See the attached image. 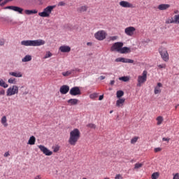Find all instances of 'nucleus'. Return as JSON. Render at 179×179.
I'll use <instances>...</instances> for the list:
<instances>
[{"instance_id": "38", "label": "nucleus", "mask_w": 179, "mask_h": 179, "mask_svg": "<svg viewBox=\"0 0 179 179\" xmlns=\"http://www.w3.org/2000/svg\"><path fill=\"white\" fill-rule=\"evenodd\" d=\"M119 80H122L123 82H128L129 80V77L128 76H123L119 78Z\"/></svg>"}, {"instance_id": "29", "label": "nucleus", "mask_w": 179, "mask_h": 179, "mask_svg": "<svg viewBox=\"0 0 179 179\" xmlns=\"http://www.w3.org/2000/svg\"><path fill=\"white\" fill-rule=\"evenodd\" d=\"M31 59V56L26 55L22 59V62H29Z\"/></svg>"}, {"instance_id": "28", "label": "nucleus", "mask_w": 179, "mask_h": 179, "mask_svg": "<svg viewBox=\"0 0 179 179\" xmlns=\"http://www.w3.org/2000/svg\"><path fill=\"white\" fill-rule=\"evenodd\" d=\"M8 120L6 119V116H3L1 118V124L3 125V127H8Z\"/></svg>"}, {"instance_id": "37", "label": "nucleus", "mask_w": 179, "mask_h": 179, "mask_svg": "<svg viewBox=\"0 0 179 179\" xmlns=\"http://www.w3.org/2000/svg\"><path fill=\"white\" fill-rule=\"evenodd\" d=\"M159 172H155L152 174L151 178L152 179H157V178H159Z\"/></svg>"}, {"instance_id": "22", "label": "nucleus", "mask_w": 179, "mask_h": 179, "mask_svg": "<svg viewBox=\"0 0 179 179\" xmlns=\"http://www.w3.org/2000/svg\"><path fill=\"white\" fill-rule=\"evenodd\" d=\"M38 11L37 10H25L24 13L25 15H36L38 13Z\"/></svg>"}, {"instance_id": "12", "label": "nucleus", "mask_w": 179, "mask_h": 179, "mask_svg": "<svg viewBox=\"0 0 179 179\" xmlns=\"http://www.w3.org/2000/svg\"><path fill=\"white\" fill-rule=\"evenodd\" d=\"M115 62H122L123 64H134V60L124 57H118L115 59Z\"/></svg>"}, {"instance_id": "59", "label": "nucleus", "mask_w": 179, "mask_h": 179, "mask_svg": "<svg viewBox=\"0 0 179 179\" xmlns=\"http://www.w3.org/2000/svg\"><path fill=\"white\" fill-rule=\"evenodd\" d=\"M113 110L110 111V114H113Z\"/></svg>"}, {"instance_id": "53", "label": "nucleus", "mask_w": 179, "mask_h": 179, "mask_svg": "<svg viewBox=\"0 0 179 179\" xmlns=\"http://www.w3.org/2000/svg\"><path fill=\"white\" fill-rule=\"evenodd\" d=\"M99 79H100V80H104V79H106V76H101L99 77Z\"/></svg>"}, {"instance_id": "18", "label": "nucleus", "mask_w": 179, "mask_h": 179, "mask_svg": "<svg viewBox=\"0 0 179 179\" xmlns=\"http://www.w3.org/2000/svg\"><path fill=\"white\" fill-rule=\"evenodd\" d=\"M170 8L169 4H160L158 6L159 10H167Z\"/></svg>"}, {"instance_id": "15", "label": "nucleus", "mask_w": 179, "mask_h": 179, "mask_svg": "<svg viewBox=\"0 0 179 179\" xmlns=\"http://www.w3.org/2000/svg\"><path fill=\"white\" fill-rule=\"evenodd\" d=\"M59 92L62 94H66L69 92V86L62 85L59 89Z\"/></svg>"}, {"instance_id": "61", "label": "nucleus", "mask_w": 179, "mask_h": 179, "mask_svg": "<svg viewBox=\"0 0 179 179\" xmlns=\"http://www.w3.org/2000/svg\"><path fill=\"white\" fill-rule=\"evenodd\" d=\"M3 0H0V3L2 2Z\"/></svg>"}, {"instance_id": "3", "label": "nucleus", "mask_w": 179, "mask_h": 179, "mask_svg": "<svg viewBox=\"0 0 179 179\" xmlns=\"http://www.w3.org/2000/svg\"><path fill=\"white\" fill-rule=\"evenodd\" d=\"M55 8V6H48L43 9V12L38 13V16H41V17H50V15H51L52 10H54Z\"/></svg>"}, {"instance_id": "48", "label": "nucleus", "mask_w": 179, "mask_h": 179, "mask_svg": "<svg viewBox=\"0 0 179 179\" xmlns=\"http://www.w3.org/2000/svg\"><path fill=\"white\" fill-rule=\"evenodd\" d=\"M3 156L5 157H9V156H10V153L9 152V151H7L4 153Z\"/></svg>"}, {"instance_id": "11", "label": "nucleus", "mask_w": 179, "mask_h": 179, "mask_svg": "<svg viewBox=\"0 0 179 179\" xmlns=\"http://www.w3.org/2000/svg\"><path fill=\"white\" fill-rule=\"evenodd\" d=\"M69 94L71 96H80V94H82V92L79 87H73L70 90Z\"/></svg>"}, {"instance_id": "32", "label": "nucleus", "mask_w": 179, "mask_h": 179, "mask_svg": "<svg viewBox=\"0 0 179 179\" xmlns=\"http://www.w3.org/2000/svg\"><path fill=\"white\" fill-rule=\"evenodd\" d=\"M141 167H143V163H136L134 165V169L135 170H138V169H141Z\"/></svg>"}, {"instance_id": "31", "label": "nucleus", "mask_w": 179, "mask_h": 179, "mask_svg": "<svg viewBox=\"0 0 179 179\" xmlns=\"http://www.w3.org/2000/svg\"><path fill=\"white\" fill-rule=\"evenodd\" d=\"M116 96H117V99L122 97V96H124V91H122V90L117 91L116 93Z\"/></svg>"}, {"instance_id": "55", "label": "nucleus", "mask_w": 179, "mask_h": 179, "mask_svg": "<svg viewBox=\"0 0 179 179\" xmlns=\"http://www.w3.org/2000/svg\"><path fill=\"white\" fill-rule=\"evenodd\" d=\"M103 99H104V96L103 95L99 96V100L101 101V100H103Z\"/></svg>"}, {"instance_id": "26", "label": "nucleus", "mask_w": 179, "mask_h": 179, "mask_svg": "<svg viewBox=\"0 0 179 179\" xmlns=\"http://www.w3.org/2000/svg\"><path fill=\"white\" fill-rule=\"evenodd\" d=\"M14 12H18V13H20V15L23 14V8L18 7V6H14L13 9Z\"/></svg>"}, {"instance_id": "34", "label": "nucleus", "mask_w": 179, "mask_h": 179, "mask_svg": "<svg viewBox=\"0 0 179 179\" xmlns=\"http://www.w3.org/2000/svg\"><path fill=\"white\" fill-rule=\"evenodd\" d=\"M8 82L10 85H16V78H11L8 79Z\"/></svg>"}, {"instance_id": "10", "label": "nucleus", "mask_w": 179, "mask_h": 179, "mask_svg": "<svg viewBox=\"0 0 179 179\" xmlns=\"http://www.w3.org/2000/svg\"><path fill=\"white\" fill-rule=\"evenodd\" d=\"M38 148L45 156H51L52 155V152L43 145H38Z\"/></svg>"}, {"instance_id": "27", "label": "nucleus", "mask_w": 179, "mask_h": 179, "mask_svg": "<svg viewBox=\"0 0 179 179\" xmlns=\"http://www.w3.org/2000/svg\"><path fill=\"white\" fill-rule=\"evenodd\" d=\"M0 86L1 87H4V89H6V87H8L9 85L6 84V83H5L2 78H0Z\"/></svg>"}, {"instance_id": "25", "label": "nucleus", "mask_w": 179, "mask_h": 179, "mask_svg": "<svg viewBox=\"0 0 179 179\" xmlns=\"http://www.w3.org/2000/svg\"><path fill=\"white\" fill-rule=\"evenodd\" d=\"M86 10H87V6H82L78 8V12H80V13L86 12Z\"/></svg>"}, {"instance_id": "46", "label": "nucleus", "mask_w": 179, "mask_h": 179, "mask_svg": "<svg viewBox=\"0 0 179 179\" xmlns=\"http://www.w3.org/2000/svg\"><path fill=\"white\" fill-rule=\"evenodd\" d=\"M122 176L121 174H117L115 177V179H122Z\"/></svg>"}, {"instance_id": "57", "label": "nucleus", "mask_w": 179, "mask_h": 179, "mask_svg": "<svg viewBox=\"0 0 179 179\" xmlns=\"http://www.w3.org/2000/svg\"><path fill=\"white\" fill-rule=\"evenodd\" d=\"M0 94H5V91L0 92Z\"/></svg>"}, {"instance_id": "16", "label": "nucleus", "mask_w": 179, "mask_h": 179, "mask_svg": "<svg viewBox=\"0 0 179 179\" xmlns=\"http://www.w3.org/2000/svg\"><path fill=\"white\" fill-rule=\"evenodd\" d=\"M61 52H71V47L68 45H62L59 47Z\"/></svg>"}, {"instance_id": "49", "label": "nucleus", "mask_w": 179, "mask_h": 179, "mask_svg": "<svg viewBox=\"0 0 179 179\" xmlns=\"http://www.w3.org/2000/svg\"><path fill=\"white\" fill-rule=\"evenodd\" d=\"M66 3L64 1H60L58 3V6H65Z\"/></svg>"}, {"instance_id": "56", "label": "nucleus", "mask_w": 179, "mask_h": 179, "mask_svg": "<svg viewBox=\"0 0 179 179\" xmlns=\"http://www.w3.org/2000/svg\"><path fill=\"white\" fill-rule=\"evenodd\" d=\"M115 83V81L113 80L110 81V85H111V86H113V85H114Z\"/></svg>"}, {"instance_id": "39", "label": "nucleus", "mask_w": 179, "mask_h": 179, "mask_svg": "<svg viewBox=\"0 0 179 179\" xmlns=\"http://www.w3.org/2000/svg\"><path fill=\"white\" fill-rule=\"evenodd\" d=\"M157 69H166V64H158Z\"/></svg>"}, {"instance_id": "54", "label": "nucleus", "mask_w": 179, "mask_h": 179, "mask_svg": "<svg viewBox=\"0 0 179 179\" xmlns=\"http://www.w3.org/2000/svg\"><path fill=\"white\" fill-rule=\"evenodd\" d=\"M5 44V41L1 40L0 41V45H3Z\"/></svg>"}, {"instance_id": "8", "label": "nucleus", "mask_w": 179, "mask_h": 179, "mask_svg": "<svg viewBox=\"0 0 179 179\" xmlns=\"http://www.w3.org/2000/svg\"><path fill=\"white\" fill-rule=\"evenodd\" d=\"M159 52L163 61H164L165 62H168L169 58V52H167V49L164 48H161L159 49Z\"/></svg>"}, {"instance_id": "45", "label": "nucleus", "mask_w": 179, "mask_h": 179, "mask_svg": "<svg viewBox=\"0 0 179 179\" xmlns=\"http://www.w3.org/2000/svg\"><path fill=\"white\" fill-rule=\"evenodd\" d=\"M154 152L155 153H157L159 152H162V148H156L154 149Z\"/></svg>"}, {"instance_id": "42", "label": "nucleus", "mask_w": 179, "mask_h": 179, "mask_svg": "<svg viewBox=\"0 0 179 179\" xmlns=\"http://www.w3.org/2000/svg\"><path fill=\"white\" fill-rule=\"evenodd\" d=\"M117 38H118V36H110V37L109 38V40H110V41H115V40H117Z\"/></svg>"}, {"instance_id": "35", "label": "nucleus", "mask_w": 179, "mask_h": 179, "mask_svg": "<svg viewBox=\"0 0 179 179\" xmlns=\"http://www.w3.org/2000/svg\"><path fill=\"white\" fill-rule=\"evenodd\" d=\"M138 139H139L138 136H135L133 138H131V145H135V143H136V142H138Z\"/></svg>"}, {"instance_id": "4", "label": "nucleus", "mask_w": 179, "mask_h": 179, "mask_svg": "<svg viewBox=\"0 0 179 179\" xmlns=\"http://www.w3.org/2000/svg\"><path fill=\"white\" fill-rule=\"evenodd\" d=\"M146 80H148V71L146 70H144L142 75L138 76L137 86L138 87H141V86H142V85H143V83H145Z\"/></svg>"}, {"instance_id": "17", "label": "nucleus", "mask_w": 179, "mask_h": 179, "mask_svg": "<svg viewBox=\"0 0 179 179\" xmlns=\"http://www.w3.org/2000/svg\"><path fill=\"white\" fill-rule=\"evenodd\" d=\"M9 75L10 76H14V78H22L23 76V74L17 71L10 72Z\"/></svg>"}, {"instance_id": "7", "label": "nucleus", "mask_w": 179, "mask_h": 179, "mask_svg": "<svg viewBox=\"0 0 179 179\" xmlns=\"http://www.w3.org/2000/svg\"><path fill=\"white\" fill-rule=\"evenodd\" d=\"M17 93H19V87L17 85H13L7 90L6 96H15Z\"/></svg>"}, {"instance_id": "23", "label": "nucleus", "mask_w": 179, "mask_h": 179, "mask_svg": "<svg viewBox=\"0 0 179 179\" xmlns=\"http://www.w3.org/2000/svg\"><path fill=\"white\" fill-rule=\"evenodd\" d=\"M157 121V125H162L163 124V122L164 121V118H163V116H158L156 118Z\"/></svg>"}, {"instance_id": "6", "label": "nucleus", "mask_w": 179, "mask_h": 179, "mask_svg": "<svg viewBox=\"0 0 179 179\" xmlns=\"http://www.w3.org/2000/svg\"><path fill=\"white\" fill-rule=\"evenodd\" d=\"M122 47H124V43L116 42L110 47V51L111 52H120Z\"/></svg>"}, {"instance_id": "5", "label": "nucleus", "mask_w": 179, "mask_h": 179, "mask_svg": "<svg viewBox=\"0 0 179 179\" xmlns=\"http://www.w3.org/2000/svg\"><path fill=\"white\" fill-rule=\"evenodd\" d=\"M94 37L96 40H99V41H103V40H106L107 37V32L104 30L98 31L94 34Z\"/></svg>"}, {"instance_id": "62", "label": "nucleus", "mask_w": 179, "mask_h": 179, "mask_svg": "<svg viewBox=\"0 0 179 179\" xmlns=\"http://www.w3.org/2000/svg\"><path fill=\"white\" fill-rule=\"evenodd\" d=\"M176 108H177V106H176Z\"/></svg>"}, {"instance_id": "24", "label": "nucleus", "mask_w": 179, "mask_h": 179, "mask_svg": "<svg viewBox=\"0 0 179 179\" xmlns=\"http://www.w3.org/2000/svg\"><path fill=\"white\" fill-rule=\"evenodd\" d=\"M27 145H36V137L34 136L29 138Z\"/></svg>"}, {"instance_id": "50", "label": "nucleus", "mask_w": 179, "mask_h": 179, "mask_svg": "<svg viewBox=\"0 0 179 179\" xmlns=\"http://www.w3.org/2000/svg\"><path fill=\"white\" fill-rule=\"evenodd\" d=\"M59 150V146H56L55 147L53 151L55 153H57V152H58Z\"/></svg>"}, {"instance_id": "36", "label": "nucleus", "mask_w": 179, "mask_h": 179, "mask_svg": "<svg viewBox=\"0 0 179 179\" xmlns=\"http://www.w3.org/2000/svg\"><path fill=\"white\" fill-rule=\"evenodd\" d=\"M97 97H99V94L97 93H93L90 95V99H92V100L97 99Z\"/></svg>"}, {"instance_id": "9", "label": "nucleus", "mask_w": 179, "mask_h": 179, "mask_svg": "<svg viewBox=\"0 0 179 179\" xmlns=\"http://www.w3.org/2000/svg\"><path fill=\"white\" fill-rule=\"evenodd\" d=\"M136 31V29L134 27H128L124 29V33L127 36H129V37H132L134 34H135V31Z\"/></svg>"}, {"instance_id": "52", "label": "nucleus", "mask_w": 179, "mask_h": 179, "mask_svg": "<svg viewBox=\"0 0 179 179\" xmlns=\"http://www.w3.org/2000/svg\"><path fill=\"white\" fill-rule=\"evenodd\" d=\"M162 141H166V142H169L170 138H164H164H162Z\"/></svg>"}, {"instance_id": "13", "label": "nucleus", "mask_w": 179, "mask_h": 179, "mask_svg": "<svg viewBox=\"0 0 179 179\" xmlns=\"http://www.w3.org/2000/svg\"><path fill=\"white\" fill-rule=\"evenodd\" d=\"M119 5L122 6V8H134V4L126 1H120Z\"/></svg>"}, {"instance_id": "1", "label": "nucleus", "mask_w": 179, "mask_h": 179, "mask_svg": "<svg viewBox=\"0 0 179 179\" xmlns=\"http://www.w3.org/2000/svg\"><path fill=\"white\" fill-rule=\"evenodd\" d=\"M80 139V131L78 129H74L70 132V136L69 138V143L71 146H75L78 143V141Z\"/></svg>"}, {"instance_id": "33", "label": "nucleus", "mask_w": 179, "mask_h": 179, "mask_svg": "<svg viewBox=\"0 0 179 179\" xmlns=\"http://www.w3.org/2000/svg\"><path fill=\"white\" fill-rule=\"evenodd\" d=\"M73 72V70L67 71L66 72H63L62 75L63 76H69V75H71Z\"/></svg>"}, {"instance_id": "21", "label": "nucleus", "mask_w": 179, "mask_h": 179, "mask_svg": "<svg viewBox=\"0 0 179 179\" xmlns=\"http://www.w3.org/2000/svg\"><path fill=\"white\" fill-rule=\"evenodd\" d=\"M124 103H125V99H120L116 101L117 107H122L124 106Z\"/></svg>"}, {"instance_id": "14", "label": "nucleus", "mask_w": 179, "mask_h": 179, "mask_svg": "<svg viewBox=\"0 0 179 179\" xmlns=\"http://www.w3.org/2000/svg\"><path fill=\"white\" fill-rule=\"evenodd\" d=\"M160 87H163V84L158 83L154 90L155 94H159V93H162V89H160Z\"/></svg>"}, {"instance_id": "20", "label": "nucleus", "mask_w": 179, "mask_h": 179, "mask_svg": "<svg viewBox=\"0 0 179 179\" xmlns=\"http://www.w3.org/2000/svg\"><path fill=\"white\" fill-rule=\"evenodd\" d=\"M67 103H69V104H70V106H76V104H78V103H79V100L77 99H71L67 101Z\"/></svg>"}, {"instance_id": "41", "label": "nucleus", "mask_w": 179, "mask_h": 179, "mask_svg": "<svg viewBox=\"0 0 179 179\" xmlns=\"http://www.w3.org/2000/svg\"><path fill=\"white\" fill-rule=\"evenodd\" d=\"M175 23H178L179 24V14L176 15L174 16Z\"/></svg>"}, {"instance_id": "47", "label": "nucleus", "mask_w": 179, "mask_h": 179, "mask_svg": "<svg viewBox=\"0 0 179 179\" xmlns=\"http://www.w3.org/2000/svg\"><path fill=\"white\" fill-rule=\"evenodd\" d=\"M14 8H15V6H9L5 7V9H11V10H13Z\"/></svg>"}, {"instance_id": "60", "label": "nucleus", "mask_w": 179, "mask_h": 179, "mask_svg": "<svg viewBox=\"0 0 179 179\" xmlns=\"http://www.w3.org/2000/svg\"><path fill=\"white\" fill-rule=\"evenodd\" d=\"M103 179H110V178H107V177H106V178H103Z\"/></svg>"}, {"instance_id": "30", "label": "nucleus", "mask_w": 179, "mask_h": 179, "mask_svg": "<svg viewBox=\"0 0 179 179\" xmlns=\"http://www.w3.org/2000/svg\"><path fill=\"white\" fill-rule=\"evenodd\" d=\"M51 57H52V53H51V52H50V51H48V52H46V53L43 57V59H47V58H51Z\"/></svg>"}, {"instance_id": "43", "label": "nucleus", "mask_w": 179, "mask_h": 179, "mask_svg": "<svg viewBox=\"0 0 179 179\" xmlns=\"http://www.w3.org/2000/svg\"><path fill=\"white\" fill-rule=\"evenodd\" d=\"M13 0H4L3 3H1V6H3V5H6V3H8V2H10Z\"/></svg>"}, {"instance_id": "19", "label": "nucleus", "mask_w": 179, "mask_h": 179, "mask_svg": "<svg viewBox=\"0 0 179 179\" xmlns=\"http://www.w3.org/2000/svg\"><path fill=\"white\" fill-rule=\"evenodd\" d=\"M129 52H131V49L128 47H122L120 52V54H128Z\"/></svg>"}, {"instance_id": "40", "label": "nucleus", "mask_w": 179, "mask_h": 179, "mask_svg": "<svg viewBox=\"0 0 179 179\" xmlns=\"http://www.w3.org/2000/svg\"><path fill=\"white\" fill-rule=\"evenodd\" d=\"M166 23L167 24H172V23H176L175 22V20L171 18V19H168L166 21Z\"/></svg>"}, {"instance_id": "51", "label": "nucleus", "mask_w": 179, "mask_h": 179, "mask_svg": "<svg viewBox=\"0 0 179 179\" xmlns=\"http://www.w3.org/2000/svg\"><path fill=\"white\" fill-rule=\"evenodd\" d=\"M173 179H179V173H177L173 176Z\"/></svg>"}, {"instance_id": "58", "label": "nucleus", "mask_w": 179, "mask_h": 179, "mask_svg": "<svg viewBox=\"0 0 179 179\" xmlns=\"http://www.w3.org/2000/svg\"><path fill=\"white\" fill-rule=\"evenodd\" d=\"M87 45H92V43H91L90 42H88V43H87Z\"/></svg>"}, {"instance_id": "44", "label": "nucleus", "mask_w": 179, "mask_h": 179, "mask_svg": "<svg viewBox=\"0 0 179 179\" xmlns=\"http://www.w3.org/2000/svg\"><path fill=\"white\" fill-rule=\"evenodd\" d=\"M88 127L89 128H92V129H96V124H89Z\"/></svg>"}, {"instance_id": "2", "label": "nucleus", "mask_w": 179, "mask_h": 179, "mask_svg": "<svg viewBox=\"0 0 179 179\" xmlns=\"http://www.w3.org/2000/svg\"><path fill=\"white\" fill-rule=\"evenodd\" d=\"M45 44V41L43 39L37 40H28L21 41V45L25 47H40L41 45H44Z\"/></svg>"}]
</instances>
